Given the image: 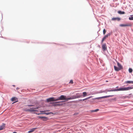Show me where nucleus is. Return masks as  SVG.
<instances>
[{"mask_svg":"<svg viewBox=\"0 0 133 133\" xmlns=\"http://www.w3.org/2000/svg\"><path fill=\"white\" fill-rule=\"evenodd\" d=\"M120 20V18H114L112 19V20H117L118 21H119Z\"/></svg>","mask_w":133,"mask_h":133,"instance_id":"obj_13","label":"nucleus"},{"mask_svg":"<svg viewBox=\"0 0 133 133\" xmlns=\"http://www.w3.org/2000/svg\"><path fill=\"white\" fill-rule=\"evenodd\" d=\"M103 33H105L106 32V30H105V29H104L103 30Z\"/></svg>","mask_w":133,"mask_h":133,"instance_id":"obj_24","label":"nucleus"},{"mask_svg":"<svg viewBox=\"0 0 133 133\" xmlns=\"http://www.w3.org/2000/svg\"><path fill=\"white\" fill-rule=\"evenodd\" d=\"M13 133H17V132H13Z\"/></svg>","mask_w":133,"mask_h":133,"instance_id":"obj_34","label":"nucleus"},{"mask_svg":"<svg viewBox=\"0 0 133 133\" xmlns=\"http://www.w3.org/2000/svg\"><path fill=\"white\" fill-rule=\"evenodd\" d=\"M132 24L131 23H128L125 24H121L120 25V26L121 27L126 26H131Z\"/></svg>","mask_w":133,"mask_h":133,"instance_id":"obj_6","label":"nucleus"},{"mask_svg":"<svg viewBox=\"0 0 133 133\" xmlns=\"http://www.w3.org/2000/svg\"><path fill=\"white\" fill-rule=\"evenodd\" d=\"M48 119V118L46 117H44L42 119V120L44 121H46Z\"/></svg>","mask_w":133,"mask_h":133,"instance_id":"obj_18","label":"nucleus"},{"mask_svg":"<svg viewBox=\"0 0 133 133\" xmlns=\"http://www.w3.org/2000/svg\"><path fill=\"white\" fill-rule=\"evenodd\" d=\"M70 83L72 84L73 83V81L72 80H71L69 82Z\"/></svg>","mask_w":133,"mask_h":133,"instance_id":"obj_25","label":"nucleus"},{"mask_svg":"<svg viewBox=\"0 0 133 133\" xmlns=\"http://www.w3.org/2000/svg\"><path fill=\"white\" fill-rule=\"evenodd\" d=\"M89 99V98L88 97L85 98V99L86 100H87V99Z\"/></svg>","mask_w":133,"mask_h":133,"instance_id":"obj_32","label":"nucleus"},{"mask_svg":"<svg viewBox=\"0 0 133 133\" xmlns=\"http://www.w3.org/2000/svg\"><path fill=\"white\" fill-rule=\"evenodd\" d=\"M105 39H104V38H103L102 39V43H103V42L104 41V40Z\"/></svg>","mask_w":133,"mask_h":133,"instance_id":"obj_29","label":"nucleus"},{"mask_svg":"<svg viewBox=\"0 0 133 133\" xmlns=\"http://www.w3.org/2000/svg\"><path fill=\"white\" fill-rule=\"evenodd\" d=\"M112 96H113L112 95H109V96H103V97H102L96 98H93V99H92L93 100L98 99H100V98H107L109 97H112Z\"/></svg>","mask_w":133,"mask_h":133,"instance_id":"obj_3","label":"nucleus"},{"mask_svg":"<svg viewBox=\"0 0 133 133\" xmlns=\"http://www.w3.org/2000/svg\"><path fill=\"white\" fill-rule=\"evenodd\" d=\"M118 13L120 14H124L125 13L124 11H118Z\"/></svg>","mask_w":133,"mask_h":133,"instance_id":"obj_17","label":"nucleus"},{"mask_svg":"<svg viewBox=\"0 0 133 133\" xmlns=\"http://www.w3.org/2000/svg\"><path fill=\"white\" fill-rule=\"evenodd\" d=\"M115 89L114 90H109L108 91H115Z\"/></svg>","mask_w":133,"mask_h":133,"instance_id":"obj_26","label":"nucleus"},{"mask_svg":"<svg viewBox=\"0 0 133 133\" xmlns=\"http://www.w3.org/2000/svg\"><path fill=\"white\" fill-rule=\"evenodd\" d=\"M114 68L115 70L116 71H118L120 69H119V68L118 67H117L115 66H114Z\"/></svg>","mask_w":133,"mask_h":133,"instance_id":"obj_12","label":"nucleus"},{"mask_svg":"<svg viewBox=\"0 0 133 133\" xmlns=\"http://www.w3.org/2000/svg\"><path fill=\"white\" fill-rule=\"evenodd\" d=\"M29 106V107H31V106H32V105H28Z\"/></svg>","mask_w":133,"mask_h":133,"instance_id":"obj_33","label":"nucleus"},{"mask_svg":"<svg viewBox=\"0 0 133 133\" xmlns=\"http://www.w3.org/2000/svg\"><path fill=\"white\" fill-rule=\"evenodd\" d=\"M81 96V95H77L76 96H74L71 97H69L68 99H74L76 98H80Z\"/></svg>","mask_w":133,"mask_h":133,"instance_id":"obj_4","label":"nucleus"},{"mask_svg":"<svg viewBox=\"0 0 133 133\" xmlns=\"http://www.w3.org/2000/svg\"><path fill=\"white\" fill-rule=\"evenodd\" d=\"M85 100H86L85 99V98L83 99H81L80 101H82V100L83 101H84Z\"/></svg>","mask_w":133,"mask_h":133,"instance_id":"obj_30","label":"nucleus"},{"mask_svg":"<svg viewBox=\"0 0 133 133\" xmlns=\"http://www.w3.org/2000/svg\"><path fill=\"white\" fill-rule=\"evenodd\" d=\"M92 97V96H90V97H88L89 98H89H91Z\"/></svg>","mask_w":133,"mask_h":133,"instance_id":"obj_31","label":"nucleus"},{"mask_svg":"<svg viewBox=\"0 0 133 133\" xmlns=\"http://www.w3.org/2000/svg\"><path fill=\"white\" fill-rule=\"evenodd\" d=\"M129 71L130 73H131L132 71V70L131 68H129Z\"/></svg>","mask_w":133,"mask_h":133,"instance_id":"obj_19","label":"nucleus"},{"mask_svg":"<svg viewBox=\"0 0 133 133\" xmlns=\"http://www.w3.org/2000/svg\"><path fill=\"white\" fill-rule=\"evenodd\" d=\"M47 102H49L52 101H56V99H55L54 98L52 97L48 99H46Z\"/></svg>","mask_w":133,"mask_h":133,"instance_id":"obj_7","label":"nucleus"},{"mask_svg":"<svg viewBox=\"0 0 133 133\" xmlns=\"http://www.w3.org/2000/svg\"><path fill=\"white\" fill-rule=\"evenodd\" d=\"M5 124H3L2 125L0 126V130H2L4 128Z\"/></svg>","mask_w":133,"mask_h":133,"instance_id":"obj_10","label":"nucleus"},{"mask_svg":"<svg viewBox=\"0 0 133 133\" xmlns=\"http://www.w3.org/2000/svg\"><path fill=\"white\" fill-rule=\"evenodd\" d=\"M103 50L104 51L106 50L107 49V46L105 44H103L102 46Z\"/></svg>","mask_w":133,"mask_h":133,"instance_id":"obj_8","label":"nucleus"},{"mask_svg":"<svg viewBox=\"0 0 133 133\" xmlns=\"http://www.w3.org/2000/svg\"><path fill=\"white\" fill-rule=\"evenodd\" d=\"M117 63L118 67L119 68V69L120 70L122 68V66L121 65V64L118 62H117Z\"/></svg>","mask_w":133,"mask_h":133,"instance_id":"obj_11","label":"nucleus"},{"mask_svg":"<svg viewBox=\"0 0 133 133\" xmlns=\"http://www.w3.org/2000/svg\"><path fill=\"white\" fill-rule=\"evenodd\" d=\"M69 98H66L65 96L62 95H61L59 97H58V98L56 99V101H57L60 100H70V99H68Z\"/></svg>","mask_w":133,"mask_h":133,"instance_id":"obj_2","label":"nucleus"},{"mask_svg":"<svg viewBox=\"0 0 133 133\" xmlns=\"http://www.w3.org/2000/svg\"><path fill=\"white\" fill-rule=\"evenodd\" d=\"M129 19L130 20H133V17H129Z\"/></svg>","mask_w":133,"mask_h":133,"instance_id":"obj_22","label":"nucleus"},{"mask_svg":"<svg viewBox=\"0 0 133 133\" xmlns=\"http://www.w3.org/2000/svg\"><path fill=\"white\" fill-rule=\"evenodd\" d=\"M46 111H40V112H45Z\"/></svg>","mask_w":133,"mask_h":133,"instance_id":"obj_28","label":"nucleus"},{"mask_svg":"<svg viewBox=\"0 0 133 133\" xmlns=\"http://www.w3.org/2000/svg\"><path fill=\"white\" fill-rule=\"evenodd\" d=\"M83 97H85L87 96V93L86 92H84L83 93Z\"/></svg>","mask_w":133,"mask_h":133,"instance_id":"obj_16","label":"nucleus"},{"mask_svg":"<svg viewBox=\"0 0 133 133\" xmlns=\"http://www.w3.org/2000/svg\"><path fill=\"white\" fill-rule=\"evenodd\" d=\"M44 117H39L40 118H41L42 119Z\"/></svg>","mask_w":133,"mask_h":133,"instance_id":"obj_27","label":"nucleus"},{"mask_svg":"<svg viewBox=\"0 0 133 133\" xmlns=\"http://www.w3.org/2000/svg\"><path fill=\"white\" fill-rule=\"evenodd\" d=\"M50 114V113L48 112V113H41V114H46V115H48L49 114Z\"/></svg>","mask_w":133,"mask_h":133,"instance_id":"obj_23","label":"nucleus"},{"mask_svg":"<svg viewBox=\"0 0 133 133\" xmlns=\"http://www.w3.org/2000/svg\"><path fill=\"white\" fill-rule=\"evenodd\" d=\"M132 89H133V87H127L121 88L118 89H115V90L116 91H127Z\"/></svg>","mask_w":133,"mask_h":133,"instance_id":"obj_1","label":"nucleus"},{"mask_svg":"<svg viewBox=\"0 0 133 133\" xmlns=\"http://www.w3.org/2000/svg\"><path fill=\"white\" fill-rule=\"evenodd\" d=\"M36 128H34L31 129L29 131H28V132L29 133H31L33 132L36 129Z\"/></svg>","mask_w":133,"mask_h":133,"instance_id":"obj_14","label":"nucleus"},{"mask_svg":"<svg viewBox=\"0 0 133 133\" xmlns=\"http://www.w3.org/2000/svg\"><path fill=\"white\" fill-rule=\"evenodd\" d=\"M17 100H17V98L16 97H12L11 98V100L12 101H15L14 103H15V102H17L18 101Z\"/></svg>","mask_w":133,"mask_h":133,"instance_id":"obj_9","label":"nucleus"},{"mask_svg":"<svg viewBox=\"0 0 133 133\" xmlns=\"http://www.w3.org/2000/svg\"><path fill=\"white\" fill-rule=\"evenodd\" d=\"M109 35H107L105 36L103 38H104V39H105L106 38L108 37V36Z\"/></svg>","mask_w":133,"mask_h":133,"instance_id":"obj_21","label":"nucleus"},{"mask_svg":"<svg viewBox=\"0 0 133 133\" xmlns=\"http://www.w3.org/2000/svg\"><path fill=\"white\" fill-rule=\"evenodd\" d=\"M99 110L98 109H96L94 110H92L91 111L92 112H97Z\"/></svg>","mask_w":133,"mask_h":133,"instance_id":"obj_20","label":"nucleus"},{"mask_svg":"<svg viewBox=\"0 0 133 133\" xmlns=\"http://www.w3.org/2000/svg\"><path fill=\"white\" fill-rule=\"evenodd\" d=\"M125 83H126L133 84V81H126Z\"/></svg>","mask_w":133,"mask_h":133,"instance_id":"obj_15","label":"nucleus"},{"mask_svg":"<svg viewBox=\"0 0 133 133\" xmlns=\"http://www.w3.org/2000/svg\"><path fill=\"white\" fill-rule=\"evenodd\" d=\"M39 108L38 107L37 108H30V109H28L27 110H25L26 111H36V109H38Z\"/></svg>","mask_w":133,"mask_h":133,"instance_id":"obj_5","label":"nucleus"}]
</instances>
